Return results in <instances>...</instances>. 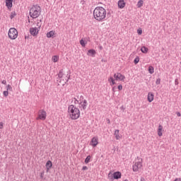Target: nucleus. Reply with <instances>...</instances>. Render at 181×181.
<instances>
[{
    "instance_id": "nucleus-18",
    "label": "nucleus",
    "mask_w": 181,
    "mask_h": 181,
    "mask_svg": "<svg viewBox=\"0 0 181 181\" xmlns=\"http://www.w3.org/2000/svg\"><path fill=\"white\" fill-rule=\"evenodd\" d=\"M52 166H53V163H52L51 160H48L45 164L47 172H49V170L52 169Z\"/></svg>"
},
{
    "instance_id": "nucleus-4",
    "label": "nucleus",
    "mask_w": 181,
    "mask_h": 181,
    "mask_svg": "<svg viewBox=\"0 0 181 181\" xmlns=\"http://www.w3.org/2000/svg\"><path fill=\"white\" fill-rule=\"evenodd\" d=\"M42 21H40L37 23V27H33L30 28V33L32 36H37L39 35V31L40 30V28H42Z\"/></svg>"
},
{
    "instance_id": "nucleus-5",
    "label": "nucleus",
    "mask_w": 181,
    "mask_h": 181,
    "mask_svg": "<svg viewBox=\"0 0 181 181\" xmlns=\"http://www.w3.org/2000/svg\"><path fill=\"white\" fill-rule=\"evenodd\" d=\"M8 36L11 40H15V39L18 37V30L15 28H10L8 33Z\"/></svg>"
},
{
    "instance_id": "nucleus-35",
    "label": "nucleus",
    "mask_w": 181,
    "mask_h": 181,
    "mask_svg": "<svg viewBox=\"0 0 181 181\" xmlns=\"http://www.w3.org/2000/svg\"><path fill=\"white\" fill-rule=\"evenodd\" d=\"M82 170H88V167H87V166H83V167L82 168Z\"/></svg>"
},
{
    "instance_id": "nucleus-40",
    "label": "nucleus",
    "mask_w": 181,
    "mask_h": 181,
    "mask_svg": "<svg viewBox=\"0 0 181 181\" xmlns=\"http://www.w3.org/2000/svg\"><path fill=\"white\" fill-rule=\"evenodd\" d=\"M114 90H115V87H113V88H112V90H113V91H114Z\"/></svg>"
},
{
    "instance_id": "nucleus-19",
    "label": "nucleus",
    "mask_w": 181,
    "mask_h": 181,
    "mask_svg": "<svg viewBox=\"0 0 181 181\" xmlns=\"http://www.w3.org/2000/svg\"><path fill=\"white\" fill-rule=\"evenodd\" d=\"M115 81H117V80H115V78H113L112 76H110L108 78V83H110V86H115Z\"/></svg>"
},
{
    "instance_id": "nucleus-32",
    "label": "nucleus",
    "mask_w": 181,
    "mask_h": 181,
    "mask_svg": "<svg viewBox=\"0 0 181 181\" xmlns=\"http://www.w3.org/2000/svg\"><path fill=\"white\" fill-rule=\"evenodd\" d=\"M137 33H138V35H142V29L139 28V29L137 30Z\"/></svg>"
},
{
    "instance_id": "nucleus-8",
    "label": "nucleus",
    "mask_w": 181,
    "mask_h": 181,
    "mask_svg": "<svg viewBox=\"0 0 181 181\" xmlns=\"http://www.w3.org/2000/svg\"><path fill=\"white\" fill-rule=\"evenodd\" d=\"M47 117V113L45 110H40L38 112L37 117H36V120L39 121L40 119L41 121H45Z\"/></svg>"
},
{
    "instance_id": "nucleus-26",
    "label": "nucleus",
    "mask_w": 181,
    "mask_h": 181,
    "mask_svg": "<svg viewBox=\"0 0 181 181\" xmlns=\"http://www.w3.org/2000/svg\"><path fill=\"white\" fill-rule=\"evenodd\" d=\"M80 45H81V46H82V47H86V45H87V41H86L84 40H81Z\"/></svg>"
},
{
    "instance_id": "nucleus-22",
    "label": "nucleus",
    "mask_w": 181,
    "mask_h": 181,
    "mask_svg": "<svg viewBox=\"0 0 181 181\" xmlns=\"http://www.w3.org/2000/svg\"><path fill=\"white\" fill-rule=\"evenodd\" d=\"M59 60V57L58 55H54L52 57V62H53V63H57Z\"/></svg>"
},
{
    "instance_id": "nucleus-41",
    "label": "nucleus",
    "mask_w": 181,
    "mask_h": 181,
    "mask_svg": "<svg viewBox=\"0 0 181 181\" xmlns=\"http://www.w3.org/2000/svg\"><path fill=\"white\" fill-rule=\"evenodd\" d=\"M108 124H110V119L107 120Z\"/></svg>"
},
{
    "instance_id": "nucleus-11",
    "label": "nucleus",
    "mask_w": 181,
    "mask_h": 181,
    "mask_svg": "<svg viewBox=\"0 0 181 181\" xmlns=\"http://www.w3.org/2000/svg\"><path fill=\"white\" fill-rule=\"evenodd\" d=\"M87 101L84 99V97L81 96V101L79 102V105L83 110H86L87 108Z\"/></svg>"
},
{
    "instance_id": "nucleus-33",
    "label": "nucleus",
    "mask_w": 181,
    "mask_h": 181,
    "mask_svg": "<svg viewBox=\"0 0 181 181\" xmlns=\"http://www.w3.org/2000/svg\"><path fill=\"white\" fill-rule=\"evenodd\" d=\"M156 84H157V86L160 84V78L156 79Z\"/></svg>"
},
{
    "instance_id": "nucleus-34",
    "label": "nucleus",
    "mask_w": 181,
    "mask_h": 181,
    "mask_svg": "<svg viewBox=\"0 0 181 181\" xmlns=\"http://www.w3.org/2000/svg\"><path fill=\"white\" fill-rule=\"evenodd\" d=\"M4 129V122H0V129Z\"/></svg>"
},
{
    "instance_id": "nucleus-15",
    "label": "nucleus",
    "mask_w": 181,
    "mask_h": 181,
    "mask_svg": "<svg viewBox=\"0 0 181 181\" xmlns=\"http://www.w3.org/2000/svg\"><path fill=\"white\" fill-rule=\"evenodd\" d=\"M114 136L117 141L122 139V136L119 134V130L118 129L115 130Z\"/></svg>"
},
{
    "instance_id": "nucleus-16",
    "label": "nucleus",
    "mask_w": 181,
    "mask_h": 181,
    "mask_svg": "<svg viewBox=\"0 0 181 181\" xmlns=\"http://www.w3.org/2000/svg\"><path fill=\"white\" fill-rule=\"evenodd\" d=\"M157 133L158 136H162L163 135V127L162 125H158Z\"/></svg>"
},
{
    "instance_id": "nucleus-23",
    "label": "nucleus",
    "mask_w": 181,
    "mask_h": 181,
    "mask_svg": "<svg viewBox=\"0 0 181 181\" xmlns=\"http://www.w3.org/2000/svg\"><path fill=\"white\" fill-rule=\"evenodd\" d=\"M136 6L137 8H142V6H144V0H139Z\"/></svg>"
},
{
    "instance_id": "nucleus-12",
    "label": "nucleus",
    "mask_w": 181,
    "mask_h": 181,
    "mask_svg": "<svg viewBox=\"0 0 181 181\" xmlns=\"http://www.w3.org/2000/svg\"><path fill=\"white\" fill-rule=\"evenodd\" d=\"M97 145H98V137L94 136L90 141V146H93V148H95Z\"/></svg>"
},
{
    "instance_id": "nucleus-6",
    "label": "nucleus",
    "mask_w": 181,
    "mask_h": 181,
    "mask_svg": "<svg viewBox=\"0 0 181 181\" xmlns=\"http://www.w3.org/2000/svg\"><path fill=\"white\" fill-rule=\"evenodd\" d=\"M59 77L60 78V81L62 84V86H64L69 80H70V75L69 74H63V73H59Z\"/></svg>"
},
{
    "instance_id": "nucleus-37",
    "label": "nucleus",
    "mask_w": 181,
    "mask_h": 181,
    "mask_svg": "<svg viewBox=\"0 0 181 181\" xmlns=\"http://www.w3.org/2000/svg\"><path fill=\"white\" fill-rule=\"evenodd\" d=\"M45 175V173L44 172H42V173H40V177H41V179H43V175Z\"/></svg>"
},
{
    "instance_id": "nucleus-39",
    "label": "nucleus",
    "mask_w": 181,
    "mask_h": 181,
    "mask_svg": "<svg viewBox=\"0 0 181 181\" xmlns=\"http://www.w3.org/2000/svg\"><path fill=\"white\" fill-rule=\"evenodd\" d=\"M177 117H180L181 116L180 112H177Z\"/></svg>"
},
{
    "instance_id": "nucleus-30",
    "label": "nucleus",
    "mask_w": 181,
    "mask_h": 181,
    "mask_svg": "<svg viewBox=\"0 0 181 181\" xmlns=\"http://www.w3.org/2000/svg\"><path fill=\"white\" fill-rule=\"evenodd\" d=\"M6 90L7 91H12V86L11 85H7L6 86Z\"/></svg>"
},
{
    "instance_id": "nucleus-44",
    "label": "nucleus",
    "mask_w": 181,
    "mask_h": 181,
    "mask_svg": "<svg viewBox=\"0 0 181 181\" xmlns=\"http://www.w3.org/2000/svg\"><path fill=\"white\" fill-rule=\"evenodd\" d=\"M76 101H77V103H78V100H76Z\"/></svg>"
},
{
    "instance_id": "nucleus-21",
    "label": "nucleus",
    "mask_w": 181,
    "mask_h": 181,
    "mask_svg": "<svg viewBox=\"0 0 181 181\" xmlns=\"http://www.w3.org/2000/svg\"><path fill=\"white\" fill-rule=\"evenodd\" d=\"M95 49H89L87 52V56H91L92 57H94L95 56Z\"/></svg>"
},
{
    "instance_id": "nucleus-36",
    "label": "nucleus",
    "mask_w": 181,
    "mask_h": 181,
    "mask_svg": "<svg viewBox=\"0 0 181 181\" xmlns=\"http://www.w3.org/2000/svg\"><path fill=\"white\" fill-rule=\"evenodd\" d=\"M118 90H119V91H121V90H122V85L118 86Z\"/></svg>"
},
{
    "instance_id": "nucleus-7",
    "label": "nucleus",
    "mask_w": 181,
    "mask_h": 181,
    "mask_svg": "<svg viewBox=\"0 0 181 181\" xmlns=\"http://www.w3.org/2000/svg\"><path fill=\"white\" fill-rule=\"evenodd\" d=\"M121 176L122 174L119 171L115 172L114 173L110 172L107 175V178L109 179V180H114V179H121Z\"/></svg>"
},
{
    "instance_id": "nucleus-20",
    "label": "nucleus",
    "mask_w": 181,
    "mask_h": 181,
    "mask_svg": "<svg viewBox=\"0 0 181 181\" xmlns=\"http://www.w3.org/2000/svg\"><path fill=\"white\" fill-rule=\"evenodd\" d=\"M54 35H56V31L51 30L46 34V36H47V37L50 38V37H53V36H54Z\"/></svg>"
},
{
    "instance_id": "nucleus-27",
    "label": "nucleus",
    "mask_w": 181,
    "mask_h": 181,
    "mask_svg": "<svg viewBox=\"0 0 181 181\" xmlns=\"http://www.w3.org/2000/svg\"><path fill=\"white\" fill-rule=\"evenodd\" d=\"M90 159H91V156H88L86 157V158L85 159V163H86V164H87V163H89Z\"/></svg>"
},
{
    "instance_id": "nucleus-24",
    "label": "nucleus",
    "mask_w": 181,
    "mask_h": 181,
    "mask_svg": "<svg viewBox=\"0 0 181 181\" xmlns=\"http://www.w3.org/2000/svg\"><path fill=\"white\" fill-rule=\"evenodd\" d=\"M148 50H149V49H148V47H142L141 48V52L142 53H144V54L148 53Z\"/></svg>"
},
{
    "instance_id": "nucleus-2",
    "label": "nucleus",
    "mask_w": 181,
    "mask_h": 181,
    "mask_svg": "<svg viewBox=\"0 0 181 181\" xmlns=\"http://www.w3.org/2000/svg\"><path fill=\"white\" fill-rule=\"evenodd\" d=\"M68 114L71 119H78L80 118V109L74 105H70L68 107Z\"/></svg>"
},
{
    "instance_id": "nucleus-38",
    "label": "nucleus",
    "mask_w": 181,
    "mask_h": 181,
    "mask_svg": "<svg viewBox=\"0 0 181 181\" xmlns=\"http://www.w3.org/2000/svg\"><path fill=\"white\" fill-rule=\"evenodd\" d=\"M1 83H2L3 84H4V85H6V80H3V81H1Z\"/></svg>"
},
{
    "instance_id": "nucleus-29",
    "label": "nucleus",
    "mask_w": 181,
    "mask_h": 181,
    "mask_svg": "<svg viewBox=\"0 0 181 181\" xmlns=\"http://www.w3.org/2000/svg\"><path fill=\"white\" fill-rule=\"evenodd\" d=\"M16 15V12H15V11L11 12V16H10L11 19H13V18H15Z\"/></svg>"
},
{
    "instance_id": "nucleus-1",
    "label": "nucleus",
    "mask_w": 181,
    "mask_h": 181,
    "mask_svg": "<svg viewBox=\"0 0 181 181\" xmlns=\"http://www.w3.org/2000/svg\"><path fill=\"white\" fill-rule=\"evenodd\" d=\"M93 18L98 22H103L107 19V10L103 6H97L93 10Z\"/></svg>"
},
{
    "instance_id": "nucleus-14",
    "label": "nucleus",
    "mask_w": 181,
    "mask_h": 181,
    "mask_svg": "<svg viewBox=\"0 0 181 181\" xmlns=\"http://www.w3.org/2000/svg\"><path fill=\"white\" fill-rule=\"evenodd\" d=\"M155 98V95H153V93L149 92L147 95V100L148 103H152Z\"/></svg>"
},
{
    "instance_id": "nucleus-17",
    "label": "nucleus",
    "mask_w": 181,
    "mask_h": 181,
    "mask_svg": "<svg viewBox=\"0 0 181 181\" xmlns=\"http://www.w3.org/2000/svg\"><path fill=\"white\" fill-rule=\"evenodd\" d=\"M13 0H6V6L8 8L9 11L12 8L13 4H12Z\"/></svg>"
},
{
    "instance_id": "nucleus-25",
    "label": "nucleus",
    "mask_w": 181,
    "mask_h": 181,
    "mask_svg": "<svg viewBox=\"0 0 181 181\" xmlns=\"http://www.w3.org/2000/svg\"><path fill=\"white\" fill-rule=\"evenodd\" d=\"M148 73H150V74H153V73H155V69L153 68V66H150L148 67Z\"/></svg>"
},
{
    "instance_id": "nucleus-9",
    "label": "nucleus",
    "mask_w": 181,
    "mask_h": 181,
    "mask_svg": "<svg viewBox=\"0 0 181 181\" xmlns=\"http://www.w3.org/2000/svg\"><path fill=\"white\" fill-rule=\"evenodd\" d=\"M133 172H139L142 169V162L137 161L132 166Z\"/></svg>"
},
{
    "instance_id": "nucleus-43",
    "label": "nucleus",
    "mask_w": 181,
    "mask_h": 181,
    "mask_svg": "<svg viewBox=\"0 0 181 181\" xmlns=\"http://www.w3.org/2000/svg\"><path fill=\"white\" fill-rule=\"evenodd\" d=\"M124 181H128V180H124Z\"/></svg>"
},
{
    "instance_id": "nucleus-10",
    "label": "nucleus",
    "mask_w": 181,
    "mask_h": 181,
    "mask_svg": "<svg viewBox=\"0 0 181 181\" xmlns=\"http://www.w3.org/2000/svg\"><path fill=\"white\" fill-rule=\"evenodd\" d=\"M114 78L116 80V81H125V76L121 73L115 74Z\"/></svg>"
},
{
    "instance_id": "nucleus-31",
    "label": "nucleus",
    "mask_w": 181,
    "mask_h": 181,
    "mask_svg": "<svg viewBox=\"0 0 181 181\" xmlns=\"http://www.w3.org/2000/svg\"><path fill=\"white\" fill-rule=\"evenodd\" d=\"M3 94L4 97H8V95H9V92H8V90H6L3 92Z\"/></svg>"
},
{
    "instance_id": "nucleus-28",
    "label": "nucleus",
    "mask_w": 181,
    "mask_h": 181,
    "mask_svg": "<svg viewBox=\"0 0 181 181\" xmlns=\"http://www.w3.org/2000/svg\"><path fill=\"white\" fill-rule=\"evenodd\" d=\"M134 64H138V63H139V57H136L134 59Z\"/></svg>"
},
{
    "instance_id": "nucleus-3",
    "label": "nucleus",
    "mask_w": 181,
    "mask_h": 181,
    "mask_svg": "<svg viewBox=\"0 0 181 181\" xmlns=\"http://www.w3.org/2000/svg\"><path fill=\"white\" fill-rule=\"evenodd\" d=\"M42 12V8L37 6H33L30 9V16L33 18V19H36V18H39L40 16V13Z\"/></svg>"
},
{
    "instance_id": "nucleus-13",
    "label": "nucleus",
    "mask_w": 181,
    "mask_h": 181,
    "mask_svg": "<svg viewBox=\"0 0 181 181\" xmlns=\"http://www.w3.org/2000/svg\"><path fill=\"white\" fill-rule=\"evenodd\" d=\"M127 6V3L124 0H119L117 1V6L119 9H124L125 6Z\"/></svg>"
},
{
    "instance_id": "nucleus-42",
    "label": "nucleus",
    "mask_w": 181,
    "mask_h": 181,
    "mask_svg": "<svg viewBox=\"0 0 181 181\" xmlns=\"http://www.w3.org/2000/svg\"><path fill=\"white\" fill-rule=\"evenodd\" d=\"M29 23H30V20H28Z\"/></svg>"
}]
</instances>
